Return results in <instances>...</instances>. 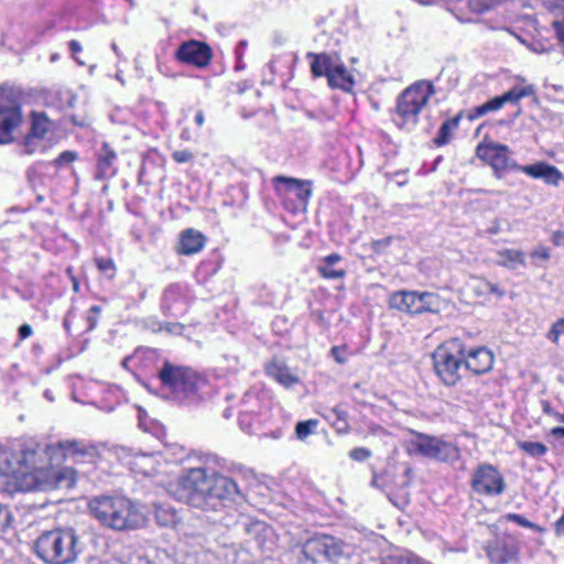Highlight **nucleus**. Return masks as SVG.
<instances>
[{
	"label": "nucleus",
	"mask_w": 564,
	"mask_h": 564,
	"mask_svg": "<svg viewBox=\"0 0 564 564\" xmlns=\"http://www.w3.org/2000/svg\"><path fill=\"white\" fill-rule=\"evenodd\" d=\"M169 490L176 500L203 512H219L226 502L241 497L232 478L204 467L184 469Z\"/></svg>",
	"instance_id": "nucleus-1"
},
{
	"label": "nucleus",
	"mask_w": 564,
	"mask_h": 564,
	"mask_svg": "<svg viewBox=\"0 0 564 564\" xmlns=\"http://www.w3.org/2000/svg\"><path fill=\"white\" fill-rule=\"evenodd\" d=\"M46 454L39 445L21 448L17 455L2 454L0 470L13 478L31 476L41 490L72 488L76 482V471L72 467L45 469Z\"/></svg>",
	"instance_id": "nucleus-2"
},
{
	"label": "nucleus",
	"mask_w": 564,
	"mask_h": 564,
	"mask_svg": "<svg viewBox=\"0 0 564 564\" xmlns=\"http://www.w3.org/2000/svg\"><path fill=\"white\" fill-rule=\"evenodd\" d=\"M88 508L101 527L112 531H132L147 523L139 503L124 496H95L90 498Z\"/></svg>",
	"instance_id": "nucleus-3"
},
{
	"label": "nucleus",
	"mask_w": 564,
	"mask_h": 564,
	"mask_svg": "<svg viewBox=\"0 0 564 564\" xmlns=\"http://www.w3.org/2000/svg\"><path fill=\"white\" fill-rule=\"evenodd\" d=\"M434 93L433 85L425 80L416 82L404 89L397 99L392 113L393 123L401 130L412 131L419 122V115Z\"/></svg>",
	"instance_id": "nucleus-4"
},
{
	"label": "nucleus",
	"mask_w": 564,
	"mask_h": 564,
	"mask_svg": "<svg viewBox=\"0 0 564 564\" xmlns=\"http://www.w3.org/2000/svg\"><path fill=\"white\" fill-rule=\"evenodd\" d=\"M35 553L47 564H70L79 553L78 536L72 529L46 531L35 541Z\"/></svg>",
	"instance_id": "nucleus-5"
},
{
	"label": "nucleus",
	"mask_w": 564,
	"mask_h": 564,
	"mask_svg": "<svg viewBox=\"0 0 564 564\" xmlns=\"http://www.w3.org/2000/svg\"><path fill=\"white\" fill-rule=\"evenodd\" d=\"M162 388L178 402H195L206 381L189 368L164 362L159 371Z\"/></svg>",
	"instance_id": "nucleus-6"
},
{
	"label": "nucleus",
	"mask_w": 564,
	"mask_h": 564,
	"mask_svg": "<svg viewBox=\"0 0 564 564\" xmlns=\"http://www.w3.org/2000/svg\"><path fill=\"white\" fill-rule=\"evenodd\" d=\"M434 369L446 386H455L464 368V344L453 338L436 348L433 354Z\"/></svg>",
	"instance_id": "nucleus-7"
},
{
	"label": "nucleus",
	"mask_w": 564,
	"mask_h": 564,
	"mask_svg": "<svg viewBox=\"0 0 564 564\" xmlns=\"http://www.w3.org/2000/svg\"><path fill=\"white\" fill-rule=\"evenodd\" d=\"M20 95L11 87L0 86V144L13 140V131L22 123Z\"/></svg>",
	"instance_id": "nucleus-8"
},
{
	"label": "nucleus",
	"mask_w": 564,
	"mask_h": 564,
	"mask_svg": "<svg viewBox=\"0 0 564 564\" xmlns=\"http://www.w3.org/2000/svg\"><path fill=\"white\" fill-rule=\"evenodd\" d=\"M389 305L391 308L409 313L422 314L426 312H437L441 306L438 295L431 292H408L399 291L389 296Z\"/></svg>",
	"instance_id": "nucleus-9"
},
{
	"label": "nucleus",
	"mask_w": 564,
	"mask_h": 564,
	"mask_svg": "<svg viewBox=\"0 0 564 564\" xmlns=\"http://www.w3.org/2000/svg\"><path fill=\"white\" fill-rule=\"evenodd\" d=\"M345 544L330 535H315L302 546L306 560L318 563L322 560L337 561L344 555Z\"/></svg>",
	"instance_id": "nucleus-10"
},
{
	"label": "nucleus",
	"mask_w": 564,
	"mask_h": 564,
	"mask_svg": "<svg viewBox=\"0 0 564 564\" xmlns=\"http://www.w3.org/2000/svg\"><path fill=\"white\" fill-rule=\"evenodd\" d=\"M510 153L508 145L496 142H482L476 148L477 156L494 169L498 178H501L502 172L518 169L519 164L512 160Z\"/></svg>",
	"instance_id": "nucleus-11"
},
{
	"label": "nucleus",
	"mask_w": 564,
	"mask_h": 564,
	"mask_svg": "<svg viewBox=\"0 0 564 564\" xmlns=\"http://www.w3.org/2000/svg\"><path fill=\"white\" fill-rule=\"evenodd\" d=\"M419 453L440 462H455L459 458V448L451 442L420 434L414 442Z\"/></svg>",
	"instance_id": "nucleus-12"
},
{
	"label": "nucleus",
	"mask_w": 564,
	"mask_h": 564,
	"mask_svg": "<svg viewBox=\"0 0 564 564\" xmlns=\"http://www.w3.org/2000/svg\"><path fill=\"white\" fill-rule=\"evenodd\" d=\"M484 550L490 563L511 564L518 562L520 547L514 536L502 534L488 541Z\"/></svg>",
	"instance_id": "nucleus-13"
},
{
	"label": "nucleus",
	"mask_w": 564,
	"mask_h": 564,
	"mask_svg": "<svg viewBox=\"0 0 564 564\" xmlns=\"http://www.w3.org/2000/svg\"><path fill=\"white\" fill-rule=\"evenodd\" d=\"M471 487L479 495L498 496L505 491L506 484L497 468L484 464L474 473Z\"/></svg>",
	"instance_id": "nucleus-14"
},
{
	"label": "nucleus",
	"mask_w": 564,
	"mask_h": 564,
	"mask_svg": "<svg viewBox=\"0 0 564 564\" xmlns=\"http://www.w3.org/2000/svg\"><path fill=\"white\" fill-rule=\"evenodd\" d=\"M274 191L279 197L295 195L304 207L312 196V182L288 176H275L272 180Z\"/></svg>",
	"instance_id": "nucleus-15"
},
{
	"label": "nucleus",
	"mask_w": 564,
	"mask_h": 564,
	"mask_svg": "<svg viewBox=\"0 0 564 564\" xmlns=\"http://www.w3.org/2000/svg\"><path fill=\"white\" fill-rule=\"evenodd\" d=\"M64 456L76 464L79 463H94L99 456L98 448L95 444L79 441V440H65L56 444Z\"/></svg>",
	"instance_id": "nucleus-16"
},
{
	"label": "nucleus",
	"mask_w": 564,
	"mask_h": 564,
	"mask_svg": "<svg viewBox=\"0 0 564 564\" xmlns=\"http://www.w3.org/2000/svg\"><path fill=\"white\" fill-rule=\"evenodd\" d=\"M176 57L181 62L204 67L210 62L212 51L205 43L189 41L178 47Z\"/></svg>",
	"instance_id": "nucleus-17"
},
{
	"label": "nucleus",
	"mask_w": 564,
	"mask_h": 564,
	"mask_svg": "<svg viewBox=\"0 0 564 564\" xmlns=\"http://www.w3.org/2000/svg\"><path fill=\"white\" fill-rule=\"evenodd\" d=\"M464 369L474 375H482L491 370L494 366V355L486 347H478L464 352Z\"/></svg>",
	"instance_id": "nucleus-18"
},
{
	"label": "nucleus",
	"mask_w": 564,
	"mask_h": 564,
	"mask_svg": "<svg viewBox=\"0 0 564 564\" xmlns=\"http://www.w3.org/2000/svg\"><path fill=\"white\" fill-rule=\"evenodd\" d=\"M52 121L44 112H32L31 129L24 140V153L32 154L35 151V140H42L52 129Z\"/></svg>",
	"instance_id": "nucleus-19"
},
{
	"label": "nucleus",
	"mask_w": 564,
	"mask_h": 564,
	"mask_svg": "<svg viewBox=\"0 0 564 564\" xmlns=\"http://www.w3.org/2000/svg\"><path fill=\"white\" fill-rule=\"evenodd\" d=\"M205 236L195 229L183 230L180 235L177 252L184 256L198 253L205 247Z\"/></svg>",
	"instance_id": "nucleus-20"
},
{
	"label": "nucleus",
	"mask_w": 564,
	"mask_h": 564,
	"mask_svg": "<svg viewBox=\"0 0 564 564\" xmlns=\"http://www.w3.org/2000/svg\"><path fill=\"white\" fill-rule=\"evenodd\" d=\"M329 86L343 90H350L354 87V78L347 70L346 66L339 61L337 56L330 73L327 77Z\"/></svg>",
	"instance_id": "nucleus-21"
},
{
	"label": "nucleus",
	"mask_w": 564,
	"mask_h": 564,
	"mask_svg": "<svg viewBox=\"0 0 564 564\" xmlns=\"http://www.w3.org/2000/svg\"><path fill=\"white\" fill-rule=\"evenodd\" d=\"M117 160L116 152L109 147L108 143H102L101 149L98 153L97 164V178H107L115 175L113 164Z\"/></svg>",
	"instance_id": "nucleus-22"
},
{
	"label": "nucleus",
	"mask_w": 564,
	"mask_h": 564,
	"mask_svg": "<svg viewBox=\"0 0 564 564\" xmlns=\"http://www.w3.org/2000/svg\"><path fill=\"white\" fill-rule=\"evenodd\" d=\"M470 290L477 297L488 300L490 295H496L498 299L505 296V290L500 289L498 284L481 278H474L469 283Z\"/></svg>",
	"instance_id": "nucleus-23"
},
{
	"label": "nucleus",
	"mask_w": 564,
	"mask_h": 564,
	"mask_svg": "<svg viewBox=\"0 0 564 564\" xmlns=\"http://www.w3.org/2000/svg\"><path fill=\"white\" fill-rule=\"evenodd\" d=\"M307 57L312 58L311 72H312L313 76L328 77L330 69L337 58V55H329L326 53H321V54L308 53Z\"/></svg>",
	"instance_id": "nucleus-24"
},
{
	"label": "nucleus",
	"mask_w": 564,
	"mask_h": 564,
	"mask_svg": "<svg viewBox=\"0 0 564 564\" xmlns=\"http://www.w3.org/2000/svg\"><path fill=\"white\" fill-rule=\"evenodd\" d=\"M267 371L285 388H291L300 381L299 377L283 364L272 362L268 367Z\"/></svg>",
	"instance_id": "nucleus-25"
},
{
	"label": "nucleus",
	"mask_w": 564,
	"mask_h": 564,
	"mask_svg": "<svg viewBox=\"0 0 564 564\" xmlns=\"http://www.w3.org/2000/svg\"><path fill=\"white\" fill-rule=\"evenodd\" d=\"M497 264L509 270H516L519 265H525V257L521 250L502 249L497 251Z\"/></svg>",
	"instance_id": "nucleus-26"
},
{
	"label": "nucleus",
	"mask_w": 564,
	"mask_h": 564,
	"mask_svg": "<svg viewBox=\"0 0 564 564\" xmlns=\"http://www.w3.org/2000/svg\"><path fill=\"white\" fill-rule=\"evenodd\" d=\"M462 119V113H458L456 117L447 119L444 121L438 130L437 135L434 139V143L437 147H443L452 140L453 132L458 128Z\"/></svg>",
	"instance_id": "nucleus-27"
},
{
	"label": "nucleus",
	"mask_w": 564,
	"mask_h": 564,
	"mask_svg": "<svg viewBox=\"0 0 564 564\" xmlns=\"http://www.w3.org/2000/svg\"><path fill=\"white\" fill-rule=\"evenodd\" d=\"M338 253H332L325 257L324 263L321 264L317 270L325 279H341L345 276V270L334 269V265L340 260Z\"/></svg>",
	"instance_id": "nucleus-28"
},
{
	"label": "nucleus",
	"mask_w": 564,
	"mask_h": 564,
	"mask_svg": "<svg viewBox=\"0 0 564 564\" xmlns=\"http://www.w3.org/2000/svg\"><path fill=\"white\" fill-rule=\"evenodd\" d=\"M500 108H502V102L500 100V97L498 96V97H495V98L490 99L489 101L474 108L468 113V119L475 120L477 118H480V117L487 115L488 112L497 111Z\"/></svg>",
	"instance_id": "nucleus-29"
},
{
	"label": "nucleus",
	"mask_w": 564,
	"mask_h": 564,
	"mask_svg": "<svg viewBox=\"0 0 564 564\" xmlns=\"http://www.w3.org/2000/svg\"><path fill=\"white\" fill-rule=\"evenodd\" d=\"M533 94L532 86H524V87H513L512 89L508 90L503 95L499 96L500 100L502 102V106L507 102H517L521 98L528 97Z\"/></svg>",
	"instance_id": "nucleus-30"
},
{
	"label": "nucleus",
	"mask_w": 564,
	"mask_h": 564,
	"mask_svg": "<svg viewBox=\"0 0 564 564\" xmlns=\"http://www.w3.org/2000/svg\"><path fill=\"white\" fill-rule=\"evenodd\" d=\"M518 447L533 457H541L547 452L546 446L540 442L522 441L518 442Z\"/></svg>",
	"instance_id": "nucleus-31"
},
{
	"label": "nucleus",
	"mask_w": 564,
	"mask_h": 564,
	"mask_svg": "<svg viewBox=\"0 0 564 564\" xmlns=\"http://www.w3.org/2000/svg\"><path fill=\"white\" fill-rule=\"evenodd\" d=\"M547 166V163L545 162H538L535 164H531V165H518V169L517 171H520V172H523L525 173L527 175L533 177V178H541L544 176V171Z\"/></svg>",
	"instance_id": "nucleus-32"
},
{
	"label": "nucleus",
	"mask_w": 564,
	"mask_h": 564,
	"mask_svg": "<svg viewBox=\"0 0 564 564\" xmlns=\"http://www.w3.org/2000/svg\"><path fill=\"white\" fill-rule=\"evenodd\" d=\"M317 420L301 421L295 426V433L299 440L304 441L307 438L317 426Z\"/></svg>",
	"instance_id": "nucleus-33"
},
{
	"label": "nucleus",
	"mask_w": 564,
	"mask_h": 564,
	"mask_svg": "<svg viewBox=\"0 0 564 564\" xmlns=\"http://www.w3.org/2000/svg\"><path fill=\"white\" fill-rule=\"evenodd\" d=\"M544 176L542 180L547 185L557 186L560 184V181L563 178L562 172L554 165L547 164L546 167H544Z\"/></svg>",
	"instance_id": "nucleus-34"
},
{
	"label": "nucleus",
	"mask_w": 564,
	"mask_h": 564,
	"mask_svg": "<svg viewBox=\"0 0 564 564\" xmlns=\"http://www.w3.org/2000/svg\"><path fill=\"white\" fill-rule=\"evenodd\" d=\"M12 523V514L8 507L0 505V534L4 533Z\"/></svg>",
	"instance_id": "nucleus-35"
},
{
	"label": "nucleus",
	"mask_w": 564,
	"mask_h": 564,
	"mask_svg": "<svg viewBox=\"0 0 564 564\" xmlns=\"http://www.w3.org/2000/svg\"><path fill=\"white\" fill-rule=\"evenodd\" d=\"M564 334V317L556 321L547 334V338L553 343L558 341V337Z\"/></svg>",
	"instance_id": "nucleus-36"
},
{
	"label": "nucleus",
	"mask_w": 564,
	"mask_h": 564,
	"mask_svg": "<svg viewBox=\"0 0 564 564\" xmlns=\"http://www.w3.org/2000/svg\"><path fill=\"white\" fill-rule=\"evenodd\" d=\"M77 159V153L74 151H64L62 152L54 161L53 164L56 166H62L65 164H69Z\"/></svg>",
	"instance_id": "nucleus-37"
},
{
	"label": "nucleus",
	"mask_w": 564,
	"mask_h": 564,
	"mask_svg": "<svg viewBox=\"0 0 564 564\" xmlns=\"http://www.w3.org/2000/svg\"><path fill=\"white\" fill-rule=\"evenodd\" d=\"M371 456V451L366 447H355L349 452V457L356 462H365Z\"/></svg>",
	"instance_id": "nucleus-38"
},
{
	"label": "nucleus",
	"mask_w": 564,
	"mask_h": 564,
	"mask_svg": "<svg viewBox=\"0 0 564 564\" xmlns=\"http://www.w3.org/2000/svg\"><path fill=\"white\" fill-rule=\"evenodd\" d=\"M155 516L161 525H169L175 521V514L163 509H156Z\"/></svg>",
	"instance_id": "nucleus-39"
},
{
	"label": "nucleus",
	"mask_w": 564,
	"mask_h": 564,
	"mask_svg": "<svg viewBox=\"0 0 564 564\" xmlns=\"http://www.w3.org/2000/svg\"><path fill=\"white\" fill-rule=\"evenodd\" d=\"M172 158L177 163H186L192 161L194 155L189 150H178L173 152Z\"/></svg>",
	"instance_id": "nucleus-40"
},
{
	"label": "nucleus",
	"mask_w": 564,
	"mask_h": 564,
	"mask_svg": "<svg viewBox=\"0 0 564 564\" xmlns=\"http://www.w3.org/2000/svg\"><path fill=\"white\" fill-rule=\"evenodd\" d=\"M96 264L100 271L108 272V271H115V263L111 259H104L99 258L96 259Z\"/></svg>",
	"instance_id": "nucleus-41"
},
{
	"label": "nucleus",
	"mask_w": 564,
	"mask_h": 564,
	"mask_svg": "<svg viewBox=\"0 0 564 564\" xmlns=\"http://www.w3.org/2000/svg\"><path fill=\"white\" fill-rule=\"evenodd\" d=\"M506 518L510 521L518 523L519 525H521L523 528H532L533 527V524L529 520H527L524 517L517 514V513H508L506 516Z\"/></svg>",
	"instance_id": "nucleus-42"
},
{
	"label": "nucleus",
	"mask_w": 564,
	"mask_h": 564,
	"mask_svg": "<svg viewBox=\"0 0 564 564\" xmlns=\"http://www.w3.org/2000/svg\"><path fill=\"white\" fill-rule=\"evenodd\" d=\"M552 28L555 32V35H556V39L558 40V42L564 45V20L562 21H553L552 23Z\"/></svg>",
	"instance_id": "nucleus-43"
},
{
	"label": "nucleus",
	"mask_w": 564,
	"mask_h": 564,
	"mask_svg": "<svg viewBox=\"0 0 564 564\" xmlns=\"http://www.w3.org/2000/svg\"><path fill=\"white\" fill-rule=\"evenodd\" d=\"M531 257L532 258H540L542 260H549L551 254H550V250L549 248L544 247V246H540L538 248H535L532 252H531Z\"/></svg>",
	"instance_id": "nucleus-44"
},
{
	"label": "nucleus",
	"mask_w": 564,
	"mask_h": 564,
	"mask_svg": "<svg viewBox=\"0 0 564 564\" xmlns=\"http://www.w3.org/2000/svg\"><path fill=\"white\" fill-rule=\"evenodd\" d=\"M330 354L338 364L346 362V355L344 348L334 346L330 350Z\"/></svg>",
	"instance_id": "nucleus-45"
},
{
	"label": "nucleus",
	"mask_w": 564,
	"mask_h": 564,
	"mask_svg": "<svg viewBox=\"0 0 564 564\" xmlns=\"http://www.w3.org/2000/svg\"><path fill=\"white\" fill-rule=\"evenodd\" d=\"M551 241L554 246L564 247V230H556L552 234Z\"/></svg>",
	"instance_id": "nucleus-46"
},
{
	"label": "nucleus",
	"mask_w": 564,
	"mask_h": 564,
	"mask_svg": "<svg viewBox=\"0 0 564 564\" xmlns=\"http://www.w3.org/2000/svg\"><path fill=\"white\" fill-rule=\"evenodd\" d=\"M33 330L29 324H23L19 327L20 339H25L32 335Z\"/></svg>",
	"instance_id": "nucleus-47"
},
{
	"label": "nucleus",
	"mask_w": 564,
	"mask_h": 564,
	"mask_svg": "<svg viewBox=\"0 0 564 564\" xmlns=\"http://www.w3.org/2000/svg\"><path fill=\"white\" fill-rule=\"evenodd\" d=\"M555 533L558 538L564 540V513L562 517L555 522Z\"/></svg>",
	"instance_id": "nucleus-48"
},
{
	"label": "nucleus",
	"mask_w": 564,
	"mask_h": 564,
	"mask_svg": "<svg viewBox=\"0 0 564 564\" xmlns=\"http://www.w3.org/2000/svg\"><path fill=\"white\" fill-rule=\"evenodd\" d=\"M68 46H69V50L72 53H79L82 51V45L78 41L76 40H72L69 43H68Z\"/></svg>",
	"instance_id": "nucleus-49"
},
{
	"label": "nucleus",
	"mask_w": 564,
	"mask_h": 564,
	"mask_svg": "<svg viewBox=\"0 0 564 564\" xmlns=\"http://www.w3.org/2000/svg\"><path fill=\"white\" fill-rule=\"evenodd\" d=\"M550 435L554 437H564V426H556L550 431Z\"/></svg>",
	"instance_id": "nucleus-50"
},
{
	"label": "nucleus",
	"mask_w": 564,
	"mask_h": 564,
	"mask_svg": "<svg viewBox=\"0 0 564 564\" xmlns=\"http://www.w3.org/2000/svg\"><path fill=\"white\" fill-rule=\"evenodd\" d=\"M205 117L202 110L197 111L195 116V122L198 127H202L204 124Z\"/></svg>",
	"instance_id": "nucleus-51"
},
{
	"label": "nucleus",
	"mask_w": 564,
	"mask_h": 564,
	"mask_svg": "<svg viewBox=\"0 0 564 564\" xmlns=\"http://www.w3.org/2000/svg\"><path fill=\"white\" fill-rule=\"evenodd\" d=\"M89 329H93L97 325V318L95 316H88Z\"/></svg>",
	"instance_id": "nucleus-52"
},
{
	"label": "nucleus",
	"mask_w": 564,
	"mask_h": 564,
	"mask_svg": "<svg viewBox=\"0 0 564 564\" xmlns=\"http://www.w3.org/2000/svg\"><path fill=\"white\" fill-rule=\"evenodd\" d=\"M491 235H497L500 231L499 224L496 221V225L488 229Z\"/></svg>",
	"instance_id": "nucleus-53"
},
{
	"label": "nucleus",
	"mask_w": 564,
	"mask_h": 564,
	"mask_svg": "<svg viewBox=\"0 0 564 564\" xmlns=\"http://www.w3.org/2000/svg\"><path fill=\"white\" fill-rule=\"evenodd\" d=\"M89 312L95 314V315H97V314H99L101 312V307L98 306V305H94V306L90 307Z\"/></svg>",
	"instance_id": "nucleus-54"
},
{
	"label": "nucleus",
	"mask_w": 564,
	"mask_h": 564,
	"mask_svg": "<svg viewBox=\"0 0 564 564\" xmlns=\"http://www.w3.org/2000/svg\"><path fill=\"white\" fill-rule=\"evenodd\" d=\"M554 417L556 421L564 423V413H554Z\"/></svg>",
	"instance_id": "nucleus-55"
},
{
	"label": "nucleus",
	"mask_w": 564,
	"mask_h": 564,
	"mask_svg": "<svg viewBox=\"0 0 564 564\" xmlns=\"http://www.w3.org/2000/svg\"><path fill=\"white\" fill-rule=\"evenodd\" d=\"M543 410H544L545 413L552 414L554 416L555 412L552 411L551 406L547 403L544 404Z\"/></svg>",
	"instance_id": "nucleus-56"
},
{
	"label": "nucleus",
	"mask_w": 564,
	"mask_h": 564,
	"mask_svg": "<svg viewBox=\"0 0 564 564\" xmlns=\"http://www.w3.org/2000/svg\"><path fill=\"white\" fill-rule=\"evenodd\" d=\"M334 412L337 414V417L339 420H343L344 416L346 415V412H344V411L334 410Z\"/></svg>",
	"instance_id": "nucleus-57"
},
{
	"label": "nucleus",
	"mask_w": 564,
	"mask_h": 564,
	"mask_svg": "<svg viewBox=\"0 0 564 564\" xmlns=\"http://www.w3.org/2000/svg\"><path fill=\"white\" fill-rule=\"evenodd\" d=\"M181 138L184 139V140H188L189 139L188 130L187 129L183 130V132L181 134Z\"/></svg>",
	"instance_id": "nucleus-58"
},
{
	"label": "nucleus",
	"mask_w": 564,
	"mask_h": 564,
	"mask_svg": "<svg viewBox=\"0 0 564 564\" xmlns=\"http://www.w3.org/2000/svg\"><path fill=\"white\" fill-rule=\"evenodd\" d=\"M111 48H112V51H113L117 55L119 54V52H118V46H117V44H116V43H112V44H111Z\"/></svg>",
	"instance_id": "nucleus-59"
},
{
	"label": "nucleus",
	"mask_w": 564,
	"mask_h": 564,
	"mask_svg": "<svg viewBox=\"0 0 564 564\" xmlns=\"http://www.w3.org/2000/svg\"><path fill=\"white\" fill-rule=\"evenodd\" d=\"M173 288H169L165 293H164V296L167 297V295L172 292Z\"/></svg>",
	"instance_id": "nucleus-60"
},
{
	"label": "nucleus",
	"mask_w": 564,
	"mask_h": 564,
	"mask_svg": "<svg viewBox=\"0 0 564 564\" xmlns=\"http://www.w3.org/2000/svg\"><path fill=\"white\" fill-rule=\"evenodd\" d=\"M78 64L84 65V62L76 59Z\"/></svg>",
	"instance_id": "nucleus-61"
}]
</instances>
